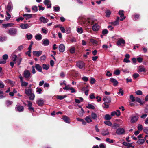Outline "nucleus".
<instances>
[{"label": "nucleus", "instance_id": "obj_11", "mask_svg": "<svg viewBox=\"0 0 148 148\" xmlns=\"http://www.w3.org/2000/svg\"><path fill=\"white\" fill-rule=\"evenodd\" d=\"M6 9L8 12H10L12 11V5L11 3L9 2L8 3Z\"/></svg>", "mask_w": 148, "mask_h": 148}, {"label": "nucleus", "instance_id": "obj_34", "mask_svg": "<svg viewBox=\"0 0 148 148\" xmlns=\"http://www.w3.org/2000/svg\"><path fill=\"white\" fill-rule=\"evenodd\" d=\"M12 59L13 61L15 62L17 60V56L16 55L13 54L11 56Z\"/></svg>", "mask_w": 148, "mask_h": 148}, {"label": "nucleus", "instance_id": "obj_49", "mask_svg": "<svg viewBox=\"0 0 148 148\" xmlns=\"http://www.w3.org/2000/svg\"><path fill=\"white\" fill-rule=\"evenodd\" d=\"M104 123L106 125L109 126H111L112 125V123L111 122L109 121H106L104 122Z\"/></svg>", "mask_w": 148, "mask_h": 148}, {"label": "nucleus", "instance_id": "obj_29", "mask_svg": "<svg viewBox=\"0 0 148 148\" xmlns=\"http://www.w3.org/2000/svg\"><path fill=\"white\" fill-rule=\"evenodd\" d=\"M111 14V12L109 10H107L106 12V17L108 18L110 17Z\"/></svg>", "mask_w": 148, "mask_h": 148}, {"label": "nucleus", "instance_id": "obj_7", "mask_svg": "<svg viewBox=\"0 0 148 148\" xmlns=\"http://www.w3.org/2000/svg\"><path fill=\"white\" fill-rule=\"evenodd\" d=\"M32 25L31 23L28 24L27 23L22 24L20 25V27L22 29H26L30 27Z\"/></svg>", "mask_w": 148, "mask_h": 148}, {"label": "nucleus", "instance_id": "obj_22", "mask_svg": "<svg viewBox=\"0 0 148 148\" xmlns=\"http://www.w3.org/2000/svg\"><path fill=\"white\" fill-rule=\"evenodd\" d=\"M62 119L66 123H70V119L69 117L66 116H64L62 117Z\"/></svg>", "mask_w": 148, "mask_h": 148}, {"label": "nucleus", "instance_id": "obj_20", "mask_svg": "<svg viewBox=\"0 0 148 148\" xmlns=\"http://www.w3.org/2000/svg\"><path fill=\"white\" fill-rule=\"evenodd\" d=\"M85 120L88 123L91 122L92 121V117L90 116H86L85 118Z\"/></svg>", "mask_w": 148, "mask_h": 148}, {"label": "nucleus", "instance_id": "obj_27", "mask_svg": "<svg viewBox=\"0 0 148 148\" xmlns=\"http://www.w3.org/2000/svg\"><path fill=\"white\" fill-rule=\"evenodd\" d=\"M103 136L108 135L109 132L108 129L103 130L101 132Z\"/></svg>", "mask_w": 148, "mask_h": 148}, {"label": "nucleus", "instance_id": "obj_33", "mask_svg": "<svg viewBox=\"0 0 148 148\" xmlns=\"http://www.w3.org/2000/svg\"><path fill=\"white\" fill-rule=\"evenodd\" d=\"M111 116L108 114H106L105 116L104 119L106 120H110L111 119Z\"/></svg>", "mask_w": 148, "mask_h": 148}, {"label": "nucleus", "instance_id": "obj_10", "mask_svg": "<svg viewBox=\"0 0 148 148\" xmlns=\"http://www.w3.org/2000/svg\"><path fill=\"white\" fill-rule=\"evenodd\" d=\"M103 100L106 103H109L111 101V98L108 96H104L103 98Z\"/></svg>", "mask_w": 148, "mask_h": 148}, {"label": "nucleus", "instance_id": "obj_61", "mask_svg": "<svg viewBox=\"0 0 148 148\" xmlns=\"http://www.w3.org/2000/svg\"><path fill=\"white\" fill-rule=\"evenodd\" d=\"M27 102L28 103L27 105V106L28 107H29L31 106H32V103L31 101H27Z\"/></svg>", "mask_w": 148, "mask_h": 148}, {"label": "nucleus", "instance_id": "obj_28", "mask_svg": "<svg viewBox=\"0 0 148 148\" xmlns=\"http://www.w3.org/2000/svg\"><path fill=\"white\" fill-rule=\"evenodd\" d=\"M23 16L26 18V19H29L32 17V14H23Z\"/></svg>", "mask_w": 148, "mask_h": 148}, {"label": "nucleus", "instance_id": "obj_55", "mask_svg": "<svg viewBox=\"0 0 148 148\" xmlns=\"http://www.w3.org/2000/svg\"><path fill=\"white\" fill-rule=\"evenodd\" d=\"M135 92L137 95H141L143 94L142 92L140 90H137Z\"/></svg>", "mask_w": 148, "mask_h": 148}, {"label": "nucleus", "instance_id": "obj_13", "mask_svg": "<svg viewBox=\"0 0 148 148\" xmlns=\"http://www.w3.org/2000/svg\"><path fill=\"white\" fill-rule=\"evenodd\" d=\"M50 0H45L44 1V3L45 5H47L48 8H50L51 7V3H50Z\"/></svg>", "mask_w": 148, "mask_h": 148}, {"label": "nucleus", "instance_id": "obj_62", "mask_svg": "<svg viewBox=\"0 0 148 148\" xmlns=\"http://www.w3.org/2000/svg\"><path fill=\"white\" fill-rule=\"evenodd\" d=\"M139 15L138 14H135L134 15V17L133 18L134 20H136L137 19H138L139 18Z\"/></svg>", "mask_w": 148, "mask_h": 148}, {"label": "nucleus", "instance_id": "obj_3", "mask_svg": "<svg viewBox=\"0 0 148 148\" xmlns=\"http://www.w3.org/2000/svg\"><path fill=\"white\" fill-rule=\"evenodd\" d=\"M130 122L132 123H134L138 121V116L136 114H133L130 116Z\"/></svg>", "mask_w": 148, "mask_h": 148}, {"label": "nucleus", "instance_id": "obj_12", "mask_svg": "<svg viewBox=\"0 0 148 148\" xmlns=\"http://www.w3.org/2000/svg\"><path fill=\"white\" fill-rule=\"evenodd\" d=\"M14 24L12 23H8L7 24H2V27L6 28L7 27H11L14 25Z\"/></svg>", "mask_w": 148, "mask_h": 148}, {"label": "nucleus", "instance_id": "obj_45", "mask_svg": "<svg viewBox=\"0 0 148 148\" xmlns=\"http://www.w3.org/2000/svg\"><path fill=\"white\" fill-rule=\"evenodd\" d=\"M6 14L8 16L6 17L5 19L6 20H8L10 19L11 17V16L7 11H6Z\"/></svg>", "mask_w": 148, "mask_h": 148}, {"label": "nucleus", "instance_id": "obj_63", "mask_svg": "<svg viewBox=\"0 0 148 148\" xmlns=\"http://www.w3.org/2000/svg\"><path fill=\"white\" fill-rule=\"evenodd\" d=\"M100 148H106V145L105 144L101 143L99 145Z\"/></svg>", "mask_w": 148, "mask_h": 148}, {"label": "nucleus", "instance_id": "obj_64", "mask_svg": "<svg viewBox=\"0 0 148 148\" xmlns=\"http://www.w3.org/2000/svg\"><path fill=\"white\" fill-rule=\"evenodd\" d=\"M143 131L146 134H148V128H144L143 129Z\"/></svg>", "mask_w": 148, "mask_h": 148}, {"label": "nucleus", "instance_id": "obj_52", "mask_svg": "<svg viewBox=\"0 0 148 148\" xmlns=\"http://www.w3.org/2000/svg\"><path fill=\"white\" fill-rule=\"evenodd\" d=\"M130 99L132 102H134L135 101V98L132 95H131L130 96Z\"/></svg>", "mask_w": 148, "mask_h": 148}, {"label": "nucleus", "instance_id": "obj_37", "mask_svg": "<svg viewBox=\"0 0 148 148\" xmlns=\"http://www.w3.org/2000/svg\"><path fill=\"white\" fill-rule=\"evenodd\" d=\"M135 101L136 102L140 103V105H143V103H144V102H142L141 100L139 98L136 97L135 98Z\"/></svg>", "mask_w": 148, "mask_h": 148}, {"label": "nucleus", "instance_id": "obj_59", "mask_svg": "<svg viewBox=\"0 0 148 148\" xmlns=\"http://www.w3.org/2000/svg\"><path fill=\"white\" fill-rule=\"evenodd\" d=\"M95 82V80L94 78L91 77L90 78V82L91 84H94Z\"/></svg>", "mask_w": 148, "mask_h": 148}, {"label": "nucleus", "instance_id": "obj_6", "mask_svg": "<svg viewBox=\"0 0 148 148\" xmlns=\"http://www.w3.org/2000/svg\"><path fill=\"white\" fill-rule=\"evenodd\" d=\"M76 66L79 69H82L85 66V64L83 62L78 61L76 64Z\"/></svg>", "mask_w": 148, "mask_h": 148}, {"label": "nucleus", "instance_id": "obj_50", "mask_svg": "<svg viewBox=\"0 0 148 148\" xmlns=\"http://www.w3.org/2000/svg\"><path fill=\"white\" fill-rule=\"evenodd\" d=\"M75 49L74 47H71L70 49V51L71 53L73 54L75 53Z\"/></svg>", "mask_w": 148, "mask_h": 148}, {"label": "nucleus", "instance_id": "obj_26", "mask_svg": "<svg viewBox=\"0 0 148 148\" xmlns=\"http://www.w3.org/2000/svg\"><path fill=\"white\" fill-rule=\"evenodd\" d=\"M36 103L40 106H41L43 105L44 101L43 100H38L36 101Z\"/></svg>", "mask_w": 148, "mask_h": 148}, {"label": "nucleus", "instance_id": "obj_24", "mask_svg": "<svg viewBox=\"0 0 148 148\" xmlns=\"http://www.w3.org/2000/svg\"><path fill=\"white\" fill-rule=\"evenodd\" d=\"M35 67L37 70L40 72H42V67L38 64H36L35 65Z\"/></svg>", "mask_w": 148, "mask_h": 148}, {"label": "nucleus", "instance_id": "obj_41", "mask_svg": "<svg viewBox=\"0 0 148 148\" xmlns=\"http://www.w3.org/2000/svg\"><path fill=\"white\" fill-rule=\"evenodd\" d=\"M77 31L78 33L79 34H82L83 32V29L82 27L77 28Z\"/></svg>", "mask_w": 148, "mask_h": 148}, {"label": "nucleus", "instance_id": "obj_51", "mask_svg": "<svg viewBox=\"0 0 148 148\" xmlns=\"http://www.w3.org/2000/svg\"><path fill=\"white\" fill-rule=\"evenodd\" d=\"M6 37L5 36H0V42H2L6 40Z\"/></svg>", "mask_w": 148, "mask_h": 148}, {"label": "nucleus", "instance_id": "obj_17", "mask_svg": "<svg viewBox=\"0 0 148 148\" xmlns=\"http://www.w3.org/2000/svg\"><path fill=\"white\" fill-rule=\"evenodd\" d=\"M25 94L28 96L32 93V90L30 88L25 89Z\"/></svg>", "mask_w": 148, "mask_h": 148}, {"label": "nucleus", "instance_id": "obj_19", "mask_svg": "<svg viewBox=\"0 0 148 148\" xmlns=\"http://www.w3.org/2000/svg\"><path fill=\"white\" fill-rule=\"evenodd\" d=\"M39 20L41 22L44 23H46L49 21V20L48 19L46 18H45L43 16L40 17L39 19Z\"/></svg>", "mask_w": 148, "mask_h": 148}, {"label": "nucleus", "instance_id": "obj_5", "mask_svg": "<svg viewBox=\"0 0 148 148\" xmlns=\"http://www.w3.org/2000/svg\"><path fill=\"white\" fill-rule=\"evenodd\" d=\"M116 133L119 135H123L125 133V130L122 128L119 127L117 129Z\"/></svg>", "mask_w": 148, "mask_h": 148}, {"label": "nucleus", "instance_id": "obj_4", "mask_svg": "<svg viewBox=\"0 0 148 148\" xmlns=\"http://www.w3.org/2000/svg\"><path fill=\"white\" fill-rule=\"evenodd\" d=\"M31 75V73L27 69L25 70L23 72V76L25 78H30Z\"/></svg>", "mask_w": 148, "mask_h": 148}, {"label": "nucleus", "instance_id": "obj_23", "mask_svg": "<svg viewBox=\"0 0 148 148\" xmlns=\"http://www.w3.org/2000/svg\"><path fill=\"white\" fill-rule=\"evenodd\" d=\"M42 44L45 46H47L49 44V41L47 39H44L42 40Z\"/></svg>", "mask_w": 148, "mask_h": 148}, {"label": "nucleus", "instance_id": "obj_2", "mask_svg": "<svg viewBox=\"0 0 148 148\" xmlns=\"http://www.w3.org/2000/svg\"><path fill=\"white\" fill-rule=\"evenodd\" d=\"M7 33L10 35L15 36L17 33L16 29L14 28H11L7 32Z\"/></svg>", "mask_w": 148, "mask_h": 148}, {"label": "nucleus", "instance_id": "obj_47", "mask_svg": "<svg viewBox=\"0 0 148 148\" xmlns=\"http://www.w3.org/2000/svg\"><path fill=\"white\" fill-rule=\"evenodd\" d=\"M25 45H20L18 47L17 50L19 51H21L24 47Z\"/></svg>", "mask_w": 148, "mask_h": 148}, {"label": "nucleus", "instance_id": "obj_36", "mask_svg": "<svg viewBox=\"0 0 148 148\" xmlns=\"http://www.w3.org/2000/svg\"><path fill=\"white\" fill-rule=\"evenodd\" d=\"M21 82V85L22 86L26 87L28 84L27 82H26L25 81H23V80Z\"/></svg>", "mask_w": 148, "mask_h": 148}, {"label": "nucleus", "instance_id": "obj_18", "mask_svg": "<svg viewBox=\"0 0 148 148\" xmlns=\"http://www.w3.org/2000/svg\"><path fill=\"white\" fill-rule=\"evenodd\" d=\"M42 52L41 51H34L33 52V54L35 56L39 57L42 54Z\"/></svg>", "mask_w": 148, "mask_h": 148}, {"label": "nucleus", "instance_id": "obj_60", "mask_svg": "<svg viewBox=\"0 0 148 148\" xmlns=\"http://www.w3.org/2000/svg\"><path fill=\"white\" fill-rule=\"evenodd\" d=\"M46 58V56L45 55L42 56L40 58V60L41 61H44Z\"/></svg>", "mask_w": 148, "mask_h": 148}, {"label": "nucleus", "instance_id": "obj_46", "mask_svg": "<svg viewBox=\"0 0 148 148\" xmlns=\"http://www.w3.org/2000/svg\"><path fill=\"white\" fill-rule=\"evenodd\" d=\"M42 90L40 88H39L38 87H37L36 88V91L39 94H40L42 93Z\"/></svg>", "mask_w": 148, "mask_h": 148}, {"label": "nucleus", "instance_id": "obj_38", "mask_svg": "<svg viewBox=\"0 0 148 148\" xmlns=\"http://www.w3.org/2000/svg\"><path fill=\"white\" fill-rule=\"evenodd\" d=\"M86 107L89 109H94L95 108V106L92 104H89L86 106Z\"/></svg>", "mask_w": 148, "mask_h": 148}, {"label": "nucleus", "instance_id": "obj_42", "mask_svg": "<svg viewBox=\"0 0 148 148\" xmlns=\"http://www.w3.org/2000/svg\"><path fill=\"white\" fill-rule=\"evenodd\" d=\"M32 9L33 12H36L38 11V8L36 6H34L32 7Z\"/></svg>", "mask_w": 148, "mask_h": 148}, {"label": "nucleus", "instance_id": "obj_44", "mask_svg": "<svg viewBox=\"0 0 148 148\" xmlns=\"http://www.w3.org/2000/svg\"><path fill=\"white\" fill-rule=\"evenodd\" d=\"M123 11L122 10H120L119 12V14L120 15V17L121 18L122 17H123L124 14L123 13Z\"/></svg>", "mask_w": 148, "mask_h": 148}, {"label": "nucleus", "instance_id": "obj_57", "mask_svg": "<svg viewBox=\"0 0 148 148\" xmlns=\"http://www.w3.org/2000/svg\"><path fill=\"white\" fill-rule=\"evenodd\" d=\"M12 102L11 101L9 100H7L6 101V104L7 106H8L9 105L12 104Z\"/></svg>", "mask_w": 148, "mask_h": 148}, {"label": "nucleus", "instance_id": "obj_43", "mask_svg": "<svg viewBox=\"0 0 148 148\" xmlns=\"http://www.w3.org/2000/svg\"><path fill=\"white\" fill-rule=\"evenodd\" d=\"M85 112L82 108H81V111L79 113V115L80 116L82 117L83 116Z\"/></svg>", "mask_w": 148, "mask_h": 148}, {"label": "nucleus", "instance_id": "obj_16", "mask_svg": "<svg viewBox=\"0 0 148 148\" xmlns=\"http://www.w3.org/2000/svg\"><path fill=\"white\" fill-rule=\"evenodd\" d=\"M138 70L139 71L138 72H146V69L144 68L143 65L140 66L138 68Z\"/></svg>", "mask_w": 148, "mask_h": 148}, {"label": "nucleus", "instance_id": "obj_35", "mask_svg": "<svg viewBox=\"0 0 148 148\" xmlns=\"http://www.w3.org/2000/svg\"><path fill=\"white\" fill-rule=\"evenodd\" d=\"M49 64H43L42 68L43 69L47 70L49 68Z\"/></svg>", "mask_w": 148, "mask_h": 148}, {"label": "nucleus", "instance_id": "obj_56", "mask_svg": "<svg viewBox=\"0 0 148 148\" xmlns=\"http://www.w3.org/2000/svg\"><path fill=\"white\" fill-rule=\"evenodd\" d=\"M120 73V71L119 70H115L114 72V73L116 75H119Z\"/></svg>", "mask_w": 148, "mask_h": 148}, {"label": "nucleus", "instance_id": "obj_39", "mask_svg": "<svg viewBox=\"0 0 148 148\" xmlns=\"http://www.w3.org/2000/svg\"><path fill=\"white\" fill-rule=\"evenodd\" d=\"M66 97V96H61V95H58L57 97V98L59 100H62L65 97Z\"/></svg>", "mask_w": 148, "mask_h": 148}, {"label": "nucleus", "instance_id": "obj_31", "mask_svg": "<svg viewBox=\"0 0 148 148\" xmlns=\"http://www.w3.org/2000/svg\"><path fill=\"white\" fill-rule=\"evenodd\" d=\"M145 142V140L144 139H139L138 140L137 143L139 145L143 144Z\"/></svg>", "mask_w": 148, "mask_h": 148}, {"label": "nucleus", "instance_id": "obj_48", "mask_svg": "<svg viewBox=\"0 0 148 148\" xmlns=\"http://www.w3.org/2000/svg\"><path fill=\"white\" fill-rule=\"evenodd\" d=\"M90 42L94 45H97L98 43L97 41L93 39H90Z\"/></svg>", "mask_w": 148, "mask_h": 148}, {"label": "nucleus", "instance_id": "obj_53", "mask_svg": "<svg viewBox=\"0 0 148 148\" xmlns=\"http://www.w3.org/2000/svg\"><path fill=\"white\" fill-rule=\"evenodd\" d=\"M26 36V37L28 40H31L32 37V36L31 34H27Z\"/></svg>", "mask_w": 148, "mask_h": 148}, {"label": "nucleus", "instance_id": "obj_21", "mask_svg": "<svg viewBox=\"0 0 148 148\" xmlns=\"http://www.w3.org/2000/svg\"><path fill=\"white\" fill-rule=\"evenodd\" d=\"M125 42L124 40L123 39H119L117 42V44L118 46L121 45V44H124Z\"/></svg>", "mask_w": 148, "mask_h": 148}, {"label": "nucleus", "instance_id": "obj_32", "mask_svg": "<svg viewBox=\"0 0 148 148\" xmlns=\"http://www.w3.org/2000/svg\"><path fill=\"white\" fill-rule=\"evenodd\" d=\"M29 96H30V97H29V99L30 100L32 101L34 100L35 97V96L34 93H32L29 95Z\"/></svg>", "mask_w": 148, "mask_h": 148}, {"label": "nucleus", "instance_id": "obj_9", "mask_svg": "<svg viewBox=\"0 0 148 148\" xmlns=\"http://www.w3.org/2000/svg\"><path fill=\"white\" fill-rule=\"evenodd\" d=\"M119 17H117L115 21L113 22H111L110 23L113 25L115 26H116L119 24Z\"/></svg>", "mask_w": 148, "mask_h": 148}, {"label": "nucleus", "instance_id": "obj_25", "mask_svg": "<svg viewBox=\"0 0 148 148\" xmlns=\"http://www.w3.org/2000/svg\"><path fill=\"white\" fill-rule=\"evenodd\" d=\"M35 38L37 40H40L42 38V36L40 34H37L35 36Z\"/></svg>", "mask_w": 148, "mask_h": 148}, {"label": "nucleus", "instance_id": "obj_1", "mask_svg": "<svg viewBox=\"0 0 148 148\" xmlns=\"http://www.w3.org/2000/svg\"><path fill=\"white\" fill-rule=\"evenodd\" d=\"M87 22L91 25L94 24L92 27V30L94 31H98L100 28V26L97 23L94 24V21L90 19H88Z\"/></svg>", "mask_w": 148, "mask_h": 148}, {"label": "nucleus", "instance_id": "obj_8", "mask_svg": "<svg viewBox=\"0 0 148 148\" xmlns=\"http://www.w3.org/2000/svg\"><path fill=\"white\" fill-rule=\"evenodd\" d=\"M15 109L16 111L19 112H21L23 111L24 108L23 106L17 105Z\"/></svg>", "mask_w": 148, "mask_h": 148}, {"label": "nucleus", "instance_id": "obj_58", "mask_svg": "<svg viewBox=\"0 0 148 148\" xmlns=\"http://www.w3.org/2000/svg\"><path fill=\"white\" fill-rule=\"evenodd\" d=\"M119 126V125L117 123H115L112 126V127L114 129H116L117 127H118Z\"/></svg>", "mask_w": 148, "mask_h": 148}, {"label": "nucleus", "instance_id": "obj_14", "mask_svg": "<svg viewBox=\"0 0 148 148\" xmlns=\"http://www.w3.org/2000/svg\"><path fill=\"white\" fill-rule=\"evenodd\" d=\"M111 82L113 83L114 86H116L118 84V81L113 78H111L110 79Z\"/></svg>", "mask_w": 148, "mask_h": 148}, {"label": "nucleus", "instance_id": "obj_30", "mask_svg": "<svg viewBox=\"0 0 148 148\" xmlns=\"http://www.w3.org/2000/svg\"><path fill=\"white\" fill-rule=\"evenodd\" d=\"M91 117L94 120H96L97 118V115L96 113L94 112H92L91 113Z\"/></svg>", "mask_w": 148, "mask_h": 148}, {"label": "nucleus", "instance_id": "obj_15", "mask_svg": "<svg viewBox=\"0 0 148 148\" xmlns=\"http://www.w3.org/2000/svg\"><path fill=\"white\" fill-rule=\"evenodd\" d=\"M65 49V47L64 45L63 44H60L59 47V51L61 52H63Z\"/></svg>", "mask_w": 148, "mask_h": 148}, {"label": "nucleus", "instance_id": "obj_40", "mask_svg": "<svg viewBox=\"0 0 148 148\" xmlns=\"http://www.w3.org/2000/svg\"><path fill=\"white\" fill-rule=\"evenodd\" d=\"M53 10L56 12H58L60 10V8L58 6H55L53 8Z\"/></svg>", "mask_w": 148, "mask_h": 148}, {"label": "nucleus", "instance_id": "obj_54", "mask_svg": "<svg viewBox=\"0 0 148 148\" xmlns=\"http://www.w3.org/2000/svg\"><path fill=\"white\" fill-rule=\"evenodd\" d=\"M137 128L138 130L141 131L142 130L143 127L142 125L139 124L138 125Z\"/></svg>", "mask_w": 148, "mask_h": 148}]
</instances>
